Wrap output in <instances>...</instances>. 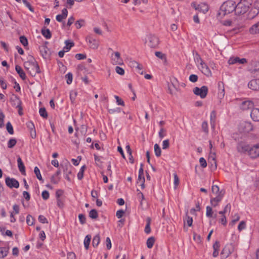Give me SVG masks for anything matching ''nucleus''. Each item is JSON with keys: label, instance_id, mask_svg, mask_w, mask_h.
<instances>
[{"label": "nucleus", "instance_id": "2", "mask_svg": "<svg viewBox=\"0 0 259 259\" xmlns=\"http://www.w3.org/2000/svg\"><path fill=\"white\" fill-rule=\"evenodd\" d=\"M234 11L236 13V3L232 1H227L221 6L219 15L224 16Z\"/></svg>", "mask_w": 259, "mask_h": 259}, {"label": "nucleus", "instance_id": "58", "mask_svg": "<svg viewBox=\"0 0 259 259\" xmlns=\"http://www.w3.org/2000/svg\"><path fill=\"white\" fill-rule=\"evenodd\" d=\"M41 196H42V198L44 200H46L49 199V198L50 197V194L48 191L45 190V191H42Z\"/></svg>", "mask_w": 259, "mask_h": 259}, {"label": "nucleus", "instance_id": "50", "mask_svg": "<svg viewBox=\"0 0 259 259\" xmlns=\"http://www.w3.org/2000/svg\"><path fill=\"white\" fill-rule=\"evenodd\" d=\"M20 41L24 47H26L28 45V40L25 36H21L20 37Z\"/></svg>", "mask_w": 259, "mask_h": 259}, {"label": "nucleus", "instance_id": "29", "mask_svg": "<svg viewBox=\"0 0 259 259\" xmlns=\"http://www.w3.org/2000/svg\"><path fill=\"white\" fill-rule=\"evenodd\" d=\"M151 219L149 217L147 218L146 219V225L145 228V232L146 234H149L151 232L150 228V224H151Z\"/></svg>", "mask_w": 259, "mask_h": 259}, {"label": "nucleus", "instance_id": "40", "mask_svg": "<svg viewBox=\"0 0 259 259\" xmlns=\"http://www.w3.org/2000/svg\"><path fill=\"white\" fill-rule=\"evenodd\" d=\"M34 173H35L37 178L39 181H41L42 182H43L44 180H43V179L42 178V177H41L40 170H39V168L37 166H35L34 167Z\"/></svg>", "mask_w": 259, "mask_h": 259}, {"label": "nucleus", "instance_id": "18", "mask_svg": "<svg viewBox=\"0 0 259 259\" xmlns=\"http://www.w3.org/2000/svg\"><path fill=\"white\" fill-rule=\"evenodd\" d=\"M250 117L254 121H259V108H253L250 113Z\"/></svg>", "mask_w": 259, "mask_h": 259}, {"label": "nucleus", "instance_id": "25", "mask_svg": "<svg viewBox=\"0 0 259 259\" xmlns=\"http://www.w3.org/2000/svg\"><path fill=\"white\" fill-rule=\"evenodd\" d=\"M249 32L251 34L259 33V21L252 26L249 29Z\"/></svg>", "mask_w": 259, "mask_h": 259}, {"label": "nucleus", "instance_id": "15", "mask_svg": "<svg viewBox=\"0 0 259 259\" xmlns=\"http://www.w3.org/2000/svg\"><path fill=\"white\" fill-rule=\"evenodd\" d=\"M10 101L12 105L16 108L20 106L21 105L22 102L20 100L19 98L16 96L13 95L10 99Z\"/></svg>", "mask_w": 259, "mask_h": 259}, {"label": "nucleus", "instance_id": "55", "mask_svg": "<svg viewBox=\"0 0 259 259\" xmlns=\"http://www.w3.org/2000/svg\"><path fill=\"white\" fill-rule=\"evenodd\" d=\"M222 217L219 220V222L221 223L223 226H226L227 223V219L224 214H221Z\"/></svg>", "mask_w": 259, "mask_h": 259}, {"label": "nucleus", "instance_id": "51", "mask_svg": "<svg viewBox=\"0 0 259 259\" xmlns=\"http://www.w3.org/2000/svg\"><path fill=\"white\" fill-rule=\"evenodd\" d=\"M34 219L30 215H28L26 218V222L27 224L31 226L34 224Z\"/></svg>", "mask_w": 259, "mask_h": 259}, {"label": "nucleus", "instance_id": "44", "mask_svg": "<svg viewBox=\"0 0 259 259\" xmlns=\"http://www.w3.org/2000/svg\"><path fill=\"white\" fill-rule=\"evenodd\" d=\"M231 210V205L230 203L227 204L226 206L225 207L223 210L220 211L219 212V213L220 214H224L225 215V213L229 211V212Z\"/></svg>", "mask_w": 259, "mask_h": 259}, {"label": "nucleus", "instance_id": "8", "mask_svg": "<svg viewBox=\"0 0 259 259\" xmlns=\"http://www.w3.org/2000/svg\"><path fill=\"white\" fill-rule=\"evenodd\" d=\"M5 182L7 186L10 188H18L19 187V183L15 179L7 177L6 178Z\"/></svg>", "mask_w": 259, "mask_h": 259}, {"label": "nucleus", "instance_id": "61", "mask_svg": "<svg viewBox=\"0 0 259 259\" xmlns=\"http://www.w3.org/2000/svg\"><path fill=\"white\" fill-rule=\"evenodd\" d=\"M115 71L118 74L120 75H122L124 74V69L119 66H116L115 67Z\"/></svg>", "mask_w": 259, "mask_h": 259}, {"label": "nucleus", "instance_id": "56", "mask_svg": "<svg viewBox=\"0 0 259 259\" xmlns=\"http://www.w3.org/2000/svg\"><path fill=\"white\" fill-rule=\"evenodd\" d=\"M174 178L175 188L176 189L177 188V187L179 184V178L176 173L174 174Z\"/></svg>", "mask_w": 259, "mask_h": 259}, {"label": "nucleus", "instance_id": "19", "mask_svg": "<svg viewBox=\"0 0 259 259\" xmlns=\"http://www.w3.org/2000/svg\"><path fill=\"white\" fill-rule=\"evenodd\" d=\"M218 85L219 89L218 97L221 99L223 98L225 96L224 84L222 81H219Z\"/></svg>", "mask_w": 259, "mask_h": 259}, {"label": "nucleus", "instance_id": "14", "mask_svg": "<svg viewBox=\"0 0 259 259\" xmlns=\"http://www.w3.org/2000/svg\"><path fill=\"white\" fill-rule=\"evenodd\" d=\"M223 193H221L220 195L216 196L214 198L210 199V202L212 206L216 207L219 205V202L222 200L223 198Z\"/></svg>", "mask_w": 259, "mask_h": 259}, {"label": "nucleus", "instance_id": "60", "mask_svg": "<svg viewBox=\"0 0 259 259\" xmlns=\"http://www.w3.org/2000/svg\"><path fill=\"white\" fill-rule=\"evenodd\" d=\"M240 219V217L238 213H236L233 216V219L231 221V224L233 225L235 224L237 222H238Z\"/></svg>", "mask_w": 259, "mask_h": 259}, {"label": "nucleus", "instance_id": "30", "mask_svg": "<svg viewBox=\"0 0 259 259\" xmlns=\"http://www.w3.org/2000/svg\"><path fill=\"white\" fill-rule=\"evenodd\" d=\"M209 148L210 150L209 157L212 158V160L213 161V162L215 164V167L216 168L217 167V163H216V161H215V153L214 152H213L211 151V149L212 148V145L211 141H209Z\"/></svg>", "mask_w": 259, "mask_h": 259}, {"label": "nucleus", "instance_id": "48", "mask_svg": "<svg viewBox=\"0 0 259 259\" xmlns=\"http://www.w3.org/2000/svg\"><path fill=\"white\" fill-rule=\"evenodd\" d=\"M6 128H7V130L8 131V133L10 134L13 135L14 134L13 127L11 123L10 122H8L7 123Z\"/></svg>", "mask_w": 259, "mask_h": 259}, {"label": "nucleus", "instance_id": "7", "mask_svg": "<svg viewBox=\"0 0 259 259\" xmlns=\"http://www.w3.org/2000/svg\"><path fill=\"white\" fill-rule=\"evenodd\" d=\"M112 63L114 65H122L123 63V60L120 57V54L116 52L111 55Z\"/></svg>", "mask_w": 259, "mask_h": 259}, {"label": "nucleus", "instance_id": "5", "mask_svg": "<svg viewBox=\"0 0 259 259\" xmlns=\"http://www.w3.org/2000/svg\"><path fill=\"white\" fill-rule=\"evenodd\" d=\"M238 128L241 133H249L253 130V125L250 122L242 121L240 123Z\"/></svg>", "mask_w": 259, "mask_h": 259}, {"label": "nucleus", "instance_id": "34", "mask_svg": "<svg viewBox=\"0 0 259 259\" xmlns=\"http://www.w3.org/2000/svg\"><path fill=\"white\" fill-rule=\"evenodd\" d=\"M155 242V238L154 237H149L146 242L147 246L148 248H151Z\"/></svg>", "mask_w": 259, "mask_h": 259}, {"label": "nucleus", "instance_id": "42", "mask_svg": "<svg viewBox=\"0 0 259 259\" xmlns=\"http://www.w3.org/2000/svg\"><path fill=\"white\" fill-rule=\"evenodd\" d=\"M63 168V171L65 174H71L70 168L71 165L70 163H68L65 164L64 166L61 165Z\"/></svg>", "mask_w": 259, "mask_h": 259}, {"label": "nucleus", "instance_id": "52", "mask_svg": "<svg viewBox=\"0 0 259 259\" xmlns=\"http://www.w3.org/2000/svg\"><path fill=\"white\" fill-rule=\"evenodd\" d=\"M155 55L157 57L161 59V60H166L165 55L163 54L161 52H156L155 53Z\"/></svg>", "mask_w": 259, "mask_h": 259}, {"label": "nucleus", "instance_id": "22", "mask_svg": "<svg viewBox=\"0 0 259 259\" xmlns=\"http://www.w3.org/2000/svg\"><path fill=\"white\" fill-rule=\"evenodd\" d=\"M18 167L22 175H25V167L20 156L17 159Z\"/></svg>", "mask_w": 259, "mask_h": 259}, {"label": "nucleus", "instance_id": "45", "mask_svg": "<svg viewBox=\"0 0 259 259\" xmlns=\"http://www.w3.org/2000/svg\"><path fill=\"white\" fill-rule=\"evenodd\" d=\"M206 215L208 218H212L213 217V211L212 208L209 206H207L206 208Z\"/></svg>", "mask_w": 259, "mask_h": 259}, {"label": "nucleus", "instance_id": "41", "mask_svg": "<svg viewBox=\"0 0 259 259\" xmlns=\"http://www.w3.org/2000/svg\"><path fill=\"white\" fill-rule=\"evenodd\" d=\"M154 148L155 155L157 157L160 156L161 151L159 146L157 144H155L154 145Z\"/></svg>", "mask_w": 259, "mask_h": 259}, {"label": "nucleus", "instance_id": "11", "mask_svg": "<svg viewBox=\"0 0 259 259\" xmlns=\"http://www.w3.org/2000/svg\"><path fill=\"white\" fill-rule=\"evenodd\" d=\"M249 155L251 158L259 157V144L250 147Z\"/></svg>", "mask_w": 259, "mask_h": 259}, {"label": "nucleus", "instance_id": "47", "mask_svg": "<svg viewBox=\"0 0 259 259\" xmlns=\"http://www.w3.org/2000/svg\"><path fill=\"white\" fill-rule=\"evenodd\" d=\"M194 60L195 62H197L198 63H199L200 65L203 62V61L201 58L200 55L197 52H195V54L194 55Z\"/></svg>", "mask_w": 259, "mask_h": 259}, {"label": "nucleus", "instance_id": "21", "mask_svg": "<svg viewBox=\"0 0 259 259\" xmlns=\"http://www.w3.org/2000/svg\"><path fill=\"white\" fill-rule=\"evenodd\" d=\"M68 15V11L66 8H64L62 11V14L57 15L56 20L58 22H62L63 19L66 18Z\"/></svg>", "mask_w": 259, "mask_h": 259}, {"label": "nucleus", "instance_id": "10", "mask_svg": "<svg viewBox=\"0 0 259 259\" xmlns=\"http://www.w3.org/2000/svg\"><path fill=\"white\" fill-rule=\"evenodd\" d=\"M89 44L90 47L93 49H97L99 45V41L93 38L91 35L88 36L86 38Z\"/></svg>", "mask_w": 259, "mask_h": 259}, {"label": "nucleus", "instance_id": "23", "mask_svg": "<svg viewBox=\"0 0 259 259\" xmlns=\"http://www.w3.org/2000/svg\"><path fill=\"white\" fill-rule=\"evenodd\" d=\"M15 70L22 79L25 80L26 79V76L25 73L20 66L18 65H16Z\"/></svg>", "mask_w": 259, "mask_h": 259}, {"label": "nucleus", "instance_id": "39", "mask_svg": "<svg viewBox=\"0 0 259 259\" xmlns=\"http://www.w3.org/2000/svg\"><path fill=\"white\" fill-rule=\"evenodd\" d=\"M16 139L15 138H12L8 142V147L9 148H12L16 145Z\"/></svg>", "mask_w": 259, "mask_h": 259}, {"label": "nucleus", "instance_id": "26", "mask_svg": "<svg viewBox=\"0 0 259 259\" xmlns=\"http://www.w3.org/2000/svg\"><path fill=\"white\" fill-rule=\"evenodd\" d=\"M41 32L42 35L47 39H50L52 36L50 30L49 29H46L45 27L42 28Z\"/></svg>", "mask_w": 259, "mask_h": 259}, {"label": "nucleus", "instance_id": "35", "mask_svg": "<svg viewBox=\"0 0 259 259\" xmlns=\"http://www.w3.org/2000/svg\"><path fill=\"white\" fill-rule=\"evenodd\" d=\"M251 64L254 66V68L251 69L250 71L253 72H259V62L252 61Z\"/></svg>", "mask_w": 259, "mask_h": 259}, {"label": "nucleus", "instance_id": "16", "mask_svg": "<svg viewBox=\"0 0 259 259\" xmlns=\"http://www.w3.org/2000/svg\"><path fill=\"white\" fill-rule=\"evenodd\" d=\"M39 49L42 57L44 59L49 58L50 56L49 50L46 45H42L39 47Z\"/></svg>", "mask_w": 259, "mask_h": 259}, {"label": "nucleus", "instance_id": "20", "mask_svg": "<svg viewBox=\"0 0 259 259\" xmlns=\"http://www.w3.org/2000/svg\"><path fill=\"white\" fill-rule=\"evenodd\" d=\"M201 68V71L202 73L207 76L211 75V72L208 66L203 62L200 64Z\"/></svg>", "mask_w": 259, "mask_h": 259}, {"label": "nucleus", "instance_id": "12", "mask_svg": "<svg viewBox=\"0 0 259 259\" xmlns=\"http://www.w3.org/2000/svg\"><path fill=\"white\" fill-rule=\"evenodd\" d=\"M248 88L253 91H259V79L251 80L248 83Z\"/></svg>", "mask_w": 259, "mask_h": 259}, {"label": "nucleus", "instance_id": "46", "mask_svg": "<svg viewBox=\"0 0 259 259\" xmlns=\"http://www.w3.org/2000/svg\"><path fill=\"white\" fill-rule=\"evenodd\" d=\"M72 74L71 72H68L65 75V78L66 79V82L68 84L71 83L72 81Z\"/></svg>", "mask_w": 259, "mask_h": 259}, {"label": "nucleus", "instance_id": "17", "mask_svg": "<svg viewBox=\"0 0 259 259\" xmlns=\"http://www.w3.org/2000/svg\"><path fill=\"white\" fill-rule=\"evenodd\" d=\"M250 149V147L244 144H239L237 146V150L240 153H244L245 152H248V154L249 155V150Z\"/></svg>", "mask_w": 259, "mask_h": 259}, {"label": "nucleus", "instance_id": "36", "mask_svg": "<svg viewBox=\"0 0 259 259\" xmlns=\"http://www.w3.org/2000/svg\"><path fill=\"white\" fill-rule=\"evenodd\" d=\"M85 21L83 19H79L75 22V26L76 29H79L85 25Z\"/></svg>", "mask_w": 259, "mask_h": 259}, {"label": "nucleus", "instance_id": "31", "mask_svg": "<svg viewBox=\"0 0 259 259\" xmlns=\"http://www.w3.org/2000/svg\"><path fill=\"white\" fill-rule=\"evenodd\" d=\"M91 239V236L90 235H88L85 236L84 240V245L86 250H88L89 247V245L90 244Z\"/></svg>", "mask_w": 259, "mask_h": 259}, {"label": "nucleus", "instance_id": "43", "mask_svg": "<svg viewBox=\"0 0 259 259\" xmlns=\"http://www.w3.org/2000/svg\"><path fill=\"white\" fill-rule=\"evenodd\" d=\"M39 113L40 115L45 118H47L48 116L47 112L44 107H41L39 109Z\"/></svg>", "mask_w": 259, "mask_h": 259}, {"label": "nucleus", "instance_id": "57", "mask_svg": "<svg viewBox=\"0 0 259 259\" xmlns=\"http://www.w3.org/2000/svg\"><path fill=\"white\" fill-rule=\"evenodd\" d=\"M136 68L137 71L138 73H139L140 74H143V71L142 70L143 68V66L142 64L138 63V65H137Z\"/></svg>", "mask_w": 259, "mask_h": 259}, {"label": "nucleus", "instance_id": "32", "mask_svg": "<svg viewBox=\"0 0 259 259\" xmlns=\"http://www.w3.org/2000/svg\"><path fill=\"white\" fill-rule=\"evenodd\" d=\"M100 241V237L99 234L96 235L93 238L92 241V245L94 247H97L99 244Z\"/></svg>", "mask_w": 259, "mask_h": 259}, {"label": "nucleus", "instance_id": "64", "mask_svg": "<svg viewBox=\"0 0 259 259\" xmlns=\"http://www.w3.org/2000/svg\"><path fill=\"white\" fill-rule=\"evenodd\" d=\"M27 127L29 128V130L32 131H33L35 130V127L32 121H28L26 123Z\"/></svg>", "mask_w": 259, "mask_h": 259}, {"label": "nucleus", "instance_id": "54", "mask_svg": "<svg viewBox=\"0 0 259 259\" xmlns=\"http://www.w3.org/2000/svg\"><path fill=\"white\" fill-rule=\"evenodd\" d=\"M22 2L26 6V7L28 8L31 12H34L33 8L31 6L30 4L27 0H22Z\"/></svg>", "mask_w": 259, "mask_h": 259}, {"label": "nucleus", "instance_id": "9", "mask_svg": "<svg viewBox=\"0 0 259 259\" xmlns=\"http://www.w3.org/2000/svg\"><path fill=\"white\" fill-rule=\"evenodd\" d=\"M247 60L245 58L240 59L238 57H231L228 60V63L229 64H243L247 63Z\"/></svg>", "mask_w": 259, "mask_h": 259}, {"label": "nucleus", "instance_id": "37", "mask_svg": "<svg viewBox=\"0 0 259 259\" xmlns=\"http://www.w3.org/2000/svg\"><path fill=\"white\" fill-rule=\"evenodd\" d=\"M191 5L196 10H199V9H201L202 8H205V9L204 10V11H205L206 12H207L208 11L207 6L204 4L199 5L197 6H196V4L194 3H192Z\"/></svg>", "mask_w": 259, "mask_h": 259}, {"label": "nucleus", "instance_id": "3", "mask_svg": "<svg viewBox=\"0 0 259 259\" xmlns=\"http://www.w3.org/2000/svg\"><path fill=\"white\" fill-rule=\"evenodd\" d=\"M251 3V0H240L239 2L236 5V14L242 15L246 13Z\"/></svg>", "mask_w": 259, "mask_h": 259}, {"label": "nucleus", "instance_id": "27", "mask_svg": "<svg viewBox=\"0 0 259 259\" xmlns=\"http://www.w3.org/2000/svg\"><path fill=\"white\" fill-rule=\"evenodd\" d=\"M9 252V247H0V258H3L6 257Z\"/></svg>", "mask_w": 259, "mask_h": 259}, {"label": "nucleus", "instance_id": "63", "mask_svg": "<svg viewBox=\"0 0 259 259\" xmlns=\"http://www.w3.org/2000/svg\"><path fill=\"white\" fill-rule=\"evenodd\" d=\"M166 132L165 130L163 127H161L160 131L159 132L158 135L159 138L161 139H162L165 136V133Z\"/></svg>", "mask_w": 259, "mask_h": 259}, {"label": "nucleus", "instance_id": "13", "mask_svg": "<svg viewBox=\"0 0 259 259\" xmlns=\"http://www.w3.org/2000/svg\"><path fill=\"white\" fill-rule=\"evenodd\" d=\"M240 107L242 110L252 109L253 108V103H252V101L249 100L244 101L241 103Z\"/></svg>", "mask_w": 259, "mask_h": 259}, {"label": "nucleus", "instance_id": "4", "mask_svg": "<svg viewBox=\"0 0 259 259\" xmlns=\"http://www.w3.org/2000/svg\"><path fill=\"white\" fill-rule=\"evenodd\" d=\"M145 44L151 48H156L159 44V38L154 34H148L145 38Z\"/></svg>", "mask_w": 259, "mask_h": 259}, {"label": "nucleus", "instance_id": "62", "mask_svg": "<svg viewBox=\"0 0 259 259\" xmlns=\"http://www.w3.org/2000/svg\"><path fill=\"white\" fill-rule=\"evenodd\" d=\"M39 221L43 224L48 223V220L43 215H39L38 217Z\"/></svg>", "mask_w": 259, "mask_h": 259}, {"label": "nucleus", "instance_id": "28", "mask_svg": "<svg viewBox=\"0 0 259 259\" xmlns=\"http://www.w3.org/2000/svg\"><path fill=\"white\" fill-rule=\"evenodd\" d=\"M65 44L66 46L63 48V50L65 51V52L69 51L71 47L74 46V44L73 41H70L69 40H66L65 41Z\"/></svg>", "mask_w": 259, "mask_h": 259}, {"label": "nucleus", "instance_id": "49", "mask_svg": "<svg viewBox=\"0 0 259 259\" xmlns=\"http://www.w3.org/2000/svg\"><path fill=\"white\" fill-rule=\"evenodd\" d=\"M114 98L115 99H116V103L117 104V105H121L122 106H124L125 104H124V101L122 100V99H121L120 98H119L118 96L117 95H115L114 96Z\"/></svg>", "mask_w": 259, "mask_h": 259}, {"label": "nucleus", "instance_id": "6", "mask_svg": "<svg viewBox=\"0 0 259 259\" xmlns=\"http://www.w3.org/2000/svg\"><path fill=\"white\" fill-rule=\"evenodd\" d=\"M193 93L197 96H199L201 98L203 99L206 97L208 93V88L203 85L201 88L195 87L193 89Z\"/></svg>", "mask_w": 259, "mask_h": 259}, {"label": "nucleus", "instance_id": "1", "mask_svg": "<svg viewBox=\"0 0 259 259\" xmlns=\"http://www.w3.org/2000/svg\"><path fill=\"white\" fill-rule=\"evenodd\" d=\"M27 59V61L24 63V67L29 74L34 76L36 73H40L39 67L35 58L32 56L29 55Z\"/></svg>", "mask_w": 259, "mask_h": 259}, {"label": "nucleus", "instance_id": "24", "mask_svg": "<svg viewBox=\"0 0 259 259\" xmlns=\"http://www.w3.org/2000/svg\"><path fill=\"white\" fill-rule=\"evenodd\" d=\"M211 191L212 193L215 194L216 196L220 195L221 193H223V196L225 194V191L223 190L220 191L219 186L215 185H212L211 187Z\"/></svg>", "mask_w": 259, "mask_h": 259}, {"label": "nucleus", "instance_id": "59", "mask_svg": "<svg viewBox=\"0 0 259 259\" xmlns=\"http://www.w3.org/2000/svg\"><path fill=\"white\" fill-rule=\"evenodd\" d=\"M78 218L80 224H84L85 223L86 218L84 214H79L78 215Z\"/></svg>", "mask_w": 259, "mask_h": 259}, {"label": "nucleus", "instance_id": "38", "mask_svg": "<svg viewBox=\"0 0 259 259\" xmlns=\"http://www.w3.org/2000/svg\"><path fill=\"white\" fill-rule=\"evenodd\" d=\"M89 217L93 219H96L98 217V213L96 209H92L89 212Z\"/></svg>", "mask_w": 259, "mask_h": 259}, {"label": "nucleus", "instance_id": "53", "mask_svg": "<svg viewBox=\"0 0 259 259\" xmlns=\"http://www.w3.org/2000/svg\"><path fill=\"white\" fill-rule=\"evenodd\" d=\"M60 180V178L59 177H57L53 175L51 177V182L53 184H57L59 183Z\"/></svg>", "mask_w": 259, "mask_h": 259}, {"label": "nucleus", "instance_id": "33", "mask_svg": "<svg viewBox=\"0 0 259 259\" xmlns=\"http://www.w3.org/2000/svg\"><path fill=\"white\" fill-rule=\"evenodd\" d=\"M184 224H185L186 223L188 226L191 227L192 225L193 219L192 217L188 215V213H187L186 215V217L184 219Z\"/></svg>", "mask_w": 259, "mask_h": 259}]
</instances>
